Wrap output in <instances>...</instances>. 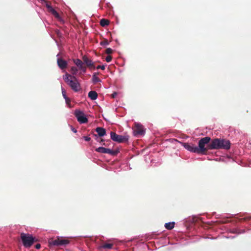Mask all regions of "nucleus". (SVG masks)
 <instances>
[{
    "mask_svg": "<svg viewBox=\"0 0 251 251\" xmlns=\"http://www.w3.org/2000/svg\"><path fill=\"white\" fill-rule=\"evenodd\" d=\"M80 70H81L83 73H85L86 72V67L84 65Z\"/></svg>",
    "mask_w": 251,
    "mask_h": 251,
    "instance_id": "nucleus-29",
    "label": "nucleus"
},
{
    "mask_svg": "<svg viewBox=\"0 0 251 251\" xmlns=\"http://www.w3.org/2000/svg\"><path fill=\"white\" fill-rule=\"evenodd\" d=\"M83 138L86 141H89L91 140V138L89 136H84Z\"/></svg>",
    "mask_w": 251,
    "mask_h": 251,
    "instance_id": "nucleus-30",
    "label": "nucleus"
},
{
    "mask_svg": "<svg viewBox=\"0 0 251 251\" xmlns=\"http://www.w3.org/2000/svg\"><path fill=\"white\" fill-rule=\"evenodd\" d=\"M69 243L70 241L69 240L62 237H57L55 239H51L49 240V244L50 245L56 246L66 245Z\"/></svg>",
    "mask_w": 251,
    "mask_h": 251,
    "instance_id": "nucleus-6",
    "label": "nucleus"
},
{
    "mask_svg": "<svg viewBox=\"0 0 251 251\" xmlns=\"http://www.w3.org/2000/svg\"><path fill=\"white\" fill-rule=\"evenodd\" d=\"M35 248L37 249H40L41 248V245L40 244H37L36 245Z\"/></svg>",
    "mask_w": 251,
    "mask_h": 251,
    "instance_id": "nucleus-32",
    "label": "nucleus"
},
{
    "mask_svg": "<svg viewBox=\"0 0 251 251\" xmlns=\"http://www.w3.org/2000/svg\"><path fill=\"white\" fill-rule=\"evenodd\" d=\"M211 138L209 137H205L201 138L199 142V147H197L198 153L205 154L210 149H208Z\"/></svg>",
    "mask_w": 251,
    "mask_h": 251,
    "instance_id": "nucleus-2",
    "label": "nucleus"
},
{
    "mask_svg": "<svg viewBox=\"0 0 251 251\" xmlns=\"http://www.w3.org/2000/svg\"><path fill=\"white\" fill-rule=\"evenodd\" d=\"M88 97L92 100H95L98 98V94L95 91H91L88 93Z\"/></svg>",
    "mask_w": 251,
    "mask_h": 251,
    "instance_id": "nucleus-15",
    "label": "nucleus"
},
{
    "mask_svg": "<svg viewBox=\"0 0 251 251\" xmlns=\"http://www.w3.org/2000/svg\"><path fill=\"white\" fill-rule=\"evenodd\" d=\"M110 137L113 141L118 143H126L127 142L129 139L128 135H120L114 132H110Z\"/></svg>",
    "mask_w": 251,
    "mask_h": 251,
    "instance_id": "nucleus-5",
    "label": "nucleus"
},
{
    "mask_svg": "<svg viewBox=\"0 0 251 251\" xmlns=\"http://www.w3.org/2000/svg\"><path fill=\"white\" fill-rule=\"evenodd\" d=\"M113 244L111 243H104L101 245V248L105 249H111L112 248Z\"/></svg>",
    "mask_w": 251,
    "mask_h": 251,
    "instance_id": "nucleus-20",
    "label": "nucleus"
},
{
    "mask_svg": "<svg viewBox=\"0 0 251 251\" xmlns=\"http://www.w3.org/2000/svg\"><path fill=\"white\" fill-rule=\"evenodd\" d=\"M62 94L64 98L65 99V97H67L66 95V92L64 90H62Z\"/></svg>",
    "mask_w": 251,
    "mask_h": 251,
    "instance_id": "nucleus-33",
    "label": "nucleus"
},
{
    "mask_svg": "<svg viewBox=\"0 0 251 251\" xmlns=\"http://www.w3.org/2000/svg\"><path fill=\"white\" fill-rule=\"evenodd\" d=\"M71 130L75 133H76L77 132L76 129H75L74 127L71 126Z\"/></svg>",
    "mask_w": 251,
    "mask_h": 251,
    "instance_id": "nucleus-34",
    "label": "nucleus"
},
{
    "mask_svg": "<svg viewBox=\"0 0 251 251\" xmlns=\"http://www.w3.org/2000/svg\"><path fill=\"white\" fill-rule=\"evenodd\" d=\"M71 73L73 75H76L77 73L78 70L75 67H72L71 69Z\"/></svg>",
    "mask_w": 251,
    "mask_h": 251,
    "instance_id": "nucleus-22",
    "label": "nucleus"
},
{
    "mask_svg": "<svg viewBox=\"0 0 251 251\" xmlns=\"http://www.w3.org/2000/svg\"><path fill=\"white\" fill-rule=\"evenodd\" d=\"M112 52H113V50L110 48H107L105 50V53L108 54H110L112 53Z\"/></svg>",
    "mask_w": 251,
    "mask_h": 251,
    "instance_id": "nucleus-25",
    "label": "nucleus"
},
{
    "mask_svg": "<svg viewBox=\"0 0 251 251\" xmlns=\"http://www.w3.org/2000/svg\"><path fill=\"white\" fill-rule=\"evenodd\" d=\"M97 69H100L102 70H104L105 69V66L104 65H99L97 67Z\"/></svg>",
    "mask_w": 251,
    "mask_h": 251,
    "instance_id": "nucleus-28",
    "label": "nucleus"
},
{
    "mask_svg": "<svg viewBox=\"0 0 251 251\" xmlns=\"http://www.w3.org/2000/svg\"><path fill=\"white\" fill-rule=\"evenodd\" d=\"M99 73H94L92 76V82L94 84H96L99 82H100V79L97 76V75H99Z\"/></svg>",
    "mask_w": 251,
    "mask_h": 251,
    "instance_id": "nucleus-17",
    "label": "nucleus"
},
{
    "mask_svg": "<svg viewBox=\"0 0 251 251\" xmlns=\"http://www.w3.org/2000/svg\"><path fill=\"white\" fill-rule=\"evenodd\" d=\"M46 3V6L47 8H48V12H50L52 10H53L54 8L50 5V4L49 3V2L47 1L45 2Z\"/></svg>",
    "mask_w": 251,
    "mask_h": 251,
    "instance_id": "nucleus-21",
    "label": "nucleus"
},
{
    "mask_svg": "<svg viewBox=\"0 0 251 251\" xmlns=\"http://www.w3.org/2000/svg\"><path fill=\"white\" fill-rule=\"evenodd\" d=\"M65 99L66 103L68 104V105L70 107H71V104H70L71 100H70V99L68 97H65Z\"/></svg>",
    "mask_w": 251,
    "mask_h": 251,
    "instance_id": "nucleus-24",
    "label": "nucleus"
},
{
    "mask_svg": "<svg viewBox=\"0 0 251 251\" xmlns=\"http://www.w3.org/2000/svg\"><path fill=\"white\" fill-rule=\"evenodd\" d=\"M50 13L59 22H62L63 20L62 19L61 17L59 15V13L54 9H53L52 10Z\"/></svg>",
    "mask_w": 251,
    "mask_h": 251,
    "instance_id": "nucleus-14",
    "label": "nucleus"
},
{
    "mask_svg": "<svg viewBox=\"0 0 251 251\" xmlns=\"http://www.w3.org/2000/svg\"><path fill=\"white\" fill-rule=\"evenodd\" d=\"M96 131L98 133L99 137H102L106 134V130L101 127H98L96 128Z\"/></svg>",
    "mask_w": 251,
    "mask_h": 251,
    "instance_id": "nucleus-13",
    "label": "nucleus"
},
{
    "mask_svg": "<svg viewBox=\"0 0 251 251\" xmlns=\"http://www.w3.org/2000/svg\"><path fill=\"white\" fill-rule=\"evenodd\" d=\"M74 63L78 67L79 69H80L84 65V62L79 59H74Z\"/></svg>",
    "mask_w": 251,
    "mask_h": 251,
    "instance_id": "nucleus-16",
    "label": "nucleus"
},
{
    "mask_svg": "<svg viewBox=\"0 0 251 251\" xmlns=\"http://www.w3.org/2000/svg\"><path fill=\"white\" fill-rule=\"evenodd\" d=\"M21 238L23 245L26 248H30L35 242V238L29 234L21 233Z\"/></svg>",
    "mask_w": 251,
    "mask_h": 251,
    "instance_id": "nucleus-4",
    "label": "nucleus"
},
{
    "mask_svg": "<svg viewBox=\"0 0 251 251\" xmlns=\"http://www.w3.org/2000/svg\"><path fill=\"white\" fill-rule=\"evenodd\" d=\"M112 60V57L110 55H108L106 56V57L105 58V61L107 62H109L111 61Z\"/></svg>",
    "mask_w": 251,
    "mask_h": 251,
    "instance_id": "nucleus-27",
    "label": "nucleus"
},
{
    "mask_svg": "<svg viewBox=\"0 0 251 251\" xmlns=\"http://www.w3.org/2000/svg\"><path fill=\"white\" fill-rule=\"evenodd\" d=\"M82 59L84 63H85L89 68L92 69L95 68L94 63L93 62V61L91 59H89L86 56H84L82 57Z\"/></svg>",
    "mask_w": 251,
    "mask_h": 251,
    "instance_id": "nucleus-11",
    "label": "nucleus"
},
{
    "mask_svg": "<svg viewBox=\"0 0 251 251\" xmlns=\"http://www.w3.org/2000/svg\"><path fill=\"white\" fill-rule=\"evenodd\" d=\"M117 95V93L115 92L111 94V97L112 98H115Z\"/></svg>",
    "mask_w": 251,
    "mask_h": 251,
    "instance_id": "nucleus-31",
    "label": "nucleus"
},
{
    "mask_svg": "<svg viewBox=\"0 0 251 251\" xmlns=\"http://www.w3.org/2000/svg\"><path fill=\"white\" fill-rule=\"evenodd\" d=\"M94 136L96 137L95 139L99 142L101 143L103 142L104 140L101 138H99L97 134H94Z\"/></svg>",
    "mask_w": 251,
    "mask_h": 251,
    "instance_id": "nucleus-23",
    "label": "nucleus"
},
{
    "mask_svg": "<svg viewBox=\"0 0 251 251\" xmlns=\"http://www.w3.org/2000/svg\"><path fill=\"white\" fill-rule=\"evenodd\" d=\"M181 144L187 150L192 152L198 153L197 147L195 146L194 144L188 143H182Z\"/></svg>",
    "mask_w": 251,
    "mask_h": 251,
    "instance_id": "nucleus-10",
    "label": "nucleus"
},
{
    "mask_svg": "<svg viewBox=\"0 0 251 251\" xmlns=\"http://www.w3.org/2000/svg\"><path fill=\"white\" fill-rule=\"evenodd\" d=\"M57 64L59 67L62 70L66 69L67 67V62L61 58H58Z\"/></svg>",
    "mask_w": 251,
    "mask_h": 251,
    "instance_id": "nucleus-12",
    "label": "nucleus"
},
{
    "mask_svg": "<svg viewBox=\"0 0 251 251\" xmlns=\"http://www.w3.org/2000/svg\"><path fill=\"white\" fill-rule=\"evenodd\" d=\"M64 80L74 91L77 92L80 90V84L75 76L72 77L71 75L66 74Z\"/></svg>",
    "mask_w": 251,
    "mask_h": 251,
    "instance_id": "nucleus-3",
    "label": "nucleus"
},
{
    "mask_svg": "<svg viewBox=\"0 0 251 251\" xmlns=\"http://www.w3.org/2000/svg\"><path fill=\"white\" fill-rule=\"evenodd\" d=\"M230 148V142L229 140L221 139L215 138L211 140L208 146V149L210 150H229Z\"/></svg>",
    "mask_w": 251,
    "mask_h": 251,
    "instance_id": "nucleus-1",
    "label": "nucleus"
},
{
    "mask_svg": "<svg viewBox=\"0 0 251 251\" xmlns=\"http://www.w3.org/2000/svg\"><path fill=\"white\" fill-rule=\"evenodd\" d=\"M75 115L77 118V120L80 124L87 123L88 121V119L86 117L83 111L79 110H75Z\"/></svg>",
    "mask_w": 251,
    "mask_h": 251,
    "instance_id": "nucleus-7",
    "label": "nucleus"
},
{
    "mask_svg": "<svg viewBox=\"0 0 251 251\" xmlns=\"http://www.w3.org/2000/svg\"><path fill=\"white\" fill-rule=\"evenodd\" d=\"M96 151L102 153H107L113 155H115L118 153V151H113L109 149L105 148L104 147H99L96 149Z\"/></svg>",
    "mask_w": 251,
    "mask_h": 251,
    "instance_id": "nucleus-9",
    "label": "nucleus"
},
{
    "mask_svg": "<svg viewBox=\"0 0 251 251\" xmlns=\"http://www.w3.org/2000/svg\"><path fill=\"white\" fill-rule=\"evenodd\" d=\"M175 226V222L168 223L165 224V227L168 230L172 229Z\"/></svg>",
    "mask_w": 251,
    "mask_h": 251,
    "instance_id": "nucleus-19",
    "label": "nucleus"
},
{
    "mask_svg": "<svg viewBox=\"0 0 251 251\" xmlns=\"http://www.w3.org/2000/svg\"><path fill=\"white\" fill-rule=\"evenodd\" d=\"M109 43L107 39H104L103 41L100 42L101 45H108Z\"/></svg>",
    "mask_w": 251,
    "mask_h": 251,
    "instance_id": "nucleus-26",
    "label": "nucleus"
},
{
    "mask_svg": "<svg viewBox=\"0 0 251 251\" xmlns=\"http://www.w3.org/2000/svg\"><path fill=\"white\" fill-rule=\"evenodd\" d=\"M134 135L136 136L143 135L145 133V130L142 125L140 124L135 123L133 128Z\"/></svg>",
    "mask_w": 251,
    "mask_h": 251,
    "instance_id": "nucleus-8",
    "label": "nucleus"
},
{
    "mask_svg": "<svg viewBox=\"0 0 251 251\" xmlns=\"http://www.w3.org/2000/svg\"><path fill=\"white\" fill-rule=\"evenodd\" d=\"M39 1L42 2H46V0H39Z\"/></svg>",
    "mask_w": 251,
    "mask_h": 251,
    "instance_id": "nucleus-35",
    "label": "nucleus"
},
{
    "mask_svg": "<svg viewBox=\"0 0 251 251\" xmlns=\"http://www.w3.org/2000/svg\"><path fill=\"white\" fill-rule=\"evenodd\" d=\"M109 21L106 19H102L100 22V25L103 27L108 25L109 24Z\"/></svg>",
    "mask_w": 251,
    "mask_h": 251,
    "instance_id": "nucleus-18",
    "label": "nucleus"
}]
</instances>
